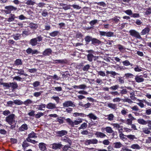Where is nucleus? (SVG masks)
I'll return each instance as SVG.
<instances>
[{
  "instance_id": "f257e3e1",
  "label": "nucleus",
  "mask_w": 151,
  "mask_h": 151,
  "mask_svg": "<svg viewBox=\"0 0 151 151\" xmlns=\"http://www.w3.org/2000/svg\"><path fill=\"white\" fill-rule=\"evenodd\" d=\"M4 10L2 11L4 12L6 14H10L12 12H14L17 10V8L12 5L6 6L5 7Z\"/></svg>"
},
{
  "instance_id": "f03ea898",
  "label": "nucleus",
  "mask_w": 151,
  "mask_h": 151,
  "mask_svg": "<svg viewBox=\"0 0 151 151\" xmlns=\"http://www.w3.org/2000/svg\"><path fill=\"white\" fill-rule=\"evenodd\" d=\"M42 40V38L41 36H38L36 38H32L30 40L29 44L32 46L36 45L37 44V42H40Z\"/></svg>"
},
{
  "instance_id": "7ed1b4c3",
  "label": "nucleus",
  "mask_w": 151,
  "mask_h": 151,
  "mask_svg": "<svg viewBox=\"0 0 151 151\" xmlns=\"http://www.w3.org/2000/svg\"><path fill=\"white\" fill-rule=\"evenodd\" d=\"M15 115L13 114H10L6 117L5 121L9 125H11L13 123H15V121L14 120Z\"/></svg>"
},
{
  "instance_id": "20e7f679",
  "label": "nucleus",
  "mask_w": 151,
  "mask_h": 151,
  "mask_svg": "<svg viewBox=\"0 0 151 151\" xmlns=\"http://www.w3.org/2000/svg\"><path fill=\"white\" fill-rule=\"evenodd\" d=\"M129 32L130 35L132 37L139 39H142L139 33L135 30L131 29L129 31Z\"/></svg>"
},
{
  "instance_id": "39448f33",
  "label": "nucleus",
  "mask_w": 151,
  "mask_h": 151,
  "mask_svg": "<svg viewBox=\"0 0 151 151\" xmlns=\"http://www.w3.org/2000/svg\"><path fill=\"white\" fill-rule=\"evenodd\" d=\"M51 147L54 150L60 149L63 146V145L60 143H54L51 145Z\"/></svg>"
},
{
  "instance_id": "423d86ee",
  "label": "nucleus",
  "mask_w": 151,
  "mask_h": 151,
  "mask_svg": "<svg viewBox=\"0 0 151 151\" xmlns=\"http://www.w3.org/2000/svg\"><path fill=\"white\" fill-rule=\"evenodd\" d=\"M26 51L27 54H30L31 53L32 55L35 54H38L40 53V52L37 50L36 49L33 50L30 47H29L26 50Z\"/></svg>"
},
{
  "instance_id": "0eeeda50",
  "label": "nucleus",
  "mask_w": 151,
  "mask_h": 151,
  "mask_svg": "<svg viewBox=\"0 0 151 151\" xmlns=\"http://www.w3.org/2000/svg\"><path fill=\"white\" fill-rule=\"evenodd\" d=\"M63 105L64 107H67L69 106L74 107L75 106V105L73 104V103L70 101H65L63 103Z\"/></svg>"
},
{
  "instance_id": "6e6552de",
  "label": "nucleus",
  "mask_w": 151,
  "mask_h": 151,
  "mask_svg": "<svg viewBox=\"0 0 151 151\" xmlns=\"http://www.w3.org/2000/svg\"><path fill=\"white\" fill-rule=\"evenodd\" d=\"M52 51L50 48H47L42 52L44 56H50L52 53Z\"/></svg>"
},
{
  "instance_id": "1a4fd4ad",
  "label": "nucleus",
  "mask_w": 151,
  "mask_h": 151,
  "mask_svg": "<svg viewBox=\"0 0 151 151\" xmlns=\"http://www.w3.org/2000/svg\"><path fill=\"white\" fill-rule=\"evenodd\" d=\"M61 140L67 143L68 144V145L71 146L72 144V141L71 140L69 137L65 136L63 138L61 139Z\"/></svg>"
},
{
  "instance_id": "9d476101",
  "label": "nucleus",
  "mask_w": 151,
  "mask_h": 151,
  "mask_svg": "<svg viewBox=\"0 0 151 151\" xmlns=\"http://www.w3.org/2000/svg\"><path fill=\"white\" fill-rule=\"evenodd\" d=\"M137 101H139V102L137 103V104L141 108H143L144 107L145 105L143 103L145 102L146 104V101H147L145 99L140 100L139 99H137Z\"/></svg>"
},
{
  "instance_id": "9b49d317",
  "label": "nucleus",
  "mask_w": 151,
  "mask_h": 151,
  "mask_svg": "<svg viewBox=\"0 0 151 151\" xmlns=\"http://www.w3.org/2000/svg\"><path fill=\"white\" fill-rule=\"evenodd\" d=\"M135 79L136 82L138 83L143 82L144 80L143 77H142V75L136 76Z\"/></svg>"
},
{
  "instance_id": "f8f14e48",
  "label": "nucleus",
  "mask_w": 151,
  "mask_h": 151,
  "mask_svg": "<svg viewBox=\"0 0 151 151\" xmlns=\"http://www.w3.org/2000/svg\"><path fill=\"white\" fill-rule=\"evenodd\" d=\"M28 126L27 124H22L19 128V132L24 131L27 130Z\"/></svg>"
},
{
  "instance_id": "ddd939ff",
  "label": "nucleus",
  "mask_w": 151,
  "mask_h": 151,
  "mask_svg": "<svg viewBox=\"0 0 151 151\" xmlns=\"http://www.w3.org/2000/svg\"><path fill=\"white\" fill-rule=\"evenodd\" d=\"M56 133L58 136L61 137L67 134L68 132L66 130H62L56 132Z\"/></svg>"
},
{
  "instance_id": "4468645a",
  "label": "nucleus",
  "mask_w": 151,
  "mask_h": 151,
  "mask_svg": "<svg viewBox=\"0 0 151 151\" xmlns=\"http://www.w3.org/2000/svg\"><path fill=\"white\" fill-rule=\"evenodd\" d=\"M150 31V29L148 27H146L143 29L140 32L141 35H145L148 34Z\"/></svg>"
},
{
  "instance_id": "2eb2a0df",
  "label": "nucleus",
  "mask_w": 151,
  "mask_h": 151,
  "mask_svg": "<svg viewBox=\"0 0 151 151\" xmlns=\"http://www.w3.org/2000/svg\"><path fill=\"white\" fill-rule=\"evenodd\" d=\"M45 144L43 142H41L39 143V147L41 150L44 151L46 149Z\"/></svg>"
},
{
  "instance_id": "dca6fc26",
  "label": "nucleus",
  "mask_w": 151,
  "mask_h": 151,
  "mask_svg": "<svg viewBox=\"0 0 151 151\" xmlns=\"http://www.w3.org/2000/svg\"><path fill=\"white\" fill-rule=\"evenodd\" d=\"M15 70L18 71L16 72L17 74L24 75L25 76H28L27 74L25 73L24 70L22 69H15Z\"/></svg>"
},
{
  "instance_id": "f3484780",
  "label": "nucleus",
  "mask_w": 151,
  "mask_h": 151,
  "mask_svg": "<svg viewBox=\"0 0 151 151\" xmlns=\"http://www.w3.org/2000/svg\"><path fill=\"white\" fill-rule=\"evenodd\" d=\"M89 24L91 25L90 27H85V29L88 30L91 29L93 28V25H94V20H93L89 22Z\"/></svg>"
},
{
  "instance_id": "a211bd4d",
  "label": "nucleus",
  "mask_w": 151,
  "mask_h": 151,
  "mask_svg": "<svg viewBox=\"0 0 151 151\" xmlns=\"http://www.w3.org/2000/svg\"><path fill=\"white\" fill-rule=\"evenodd\" d=\"M46 107L49 109H53L56 108L55 104L51 103L47 104Z\"/></svg>"
},
{
  "instance_id": "6ab92c4d",
  "label": "nucleus",
  "mask_w": 151,
  "mask_h": 151,
  "mask_svg": "<svg viewBox=\"0 0 151 151\" xmlns=\"http://www.w3.org/2000/svg\"><path fill=\"white\" fill-rule=\"evenodd\" d=\"M85 40L88 43L91 40L92 41V43L93 44L94 43V38L92 39L91 37L89 36H87L85 38Z\"/></svg>"
},
{
  "instance_id": "aec40b11",
  "label": "nucleus",
  "mask_w": 151,
  "mask_h": 151,
  "mask_svg": "<svg viewBox=\"0 0 151 151\" xmlns=\"http://www.w3.org/2000/svg\"><path fill=\"white\" fill-rule=\"evenodd\" d=\"M15 18L16 17L14 14H11L9 18L7 19V21L9 22H12L14 20Z\"/></svg>"
},
{
  "instance_id": "412c9836",
  "label": "nucleus",
  "mask_w": 151,
  "mask_h": 151,
  "mask_svg": "<svg viewBox=\"0 0 151 151\" xmlns=\"http://www.w3.org/2000/svg\"><path fill=\"white\" fill-rule=\"evenodd\" d=\"M95 135H96L97 137L101 138H103L106 136V135L104 133L98 132H96Z\"/></svg>"
},
{
  "instance_id": "4be33fe9",
  "label": "nucleus",
  "mask_w": 151,
  "mask_h": 151,
  "mask_svg": "<svg viewBox=\"0 0 151 151\" xmlns=\"http://www.w3.org/2000/svg\"><path fill=\"white\" fill-rule=\"evenodd\" d=\"M137 122L140 124L145 125L147 124V121H146L143 119H138L137 120Z\"/></svg>"
},
{
  "instance_id": "5701e85b",
  "label": "nucleus",
  "mask_w": 151,
  "mask_h": 151,
  "mask_svg": "<svg viewBox=\"0 0 151 151\" xmlns=\"http://www.w3.org/2000/svg\"><path fill=\"white\" fill-rule=\"evenodd\" d=\"M107 106L109 108L114 110H116V105L112 103H109L107 104Z\"/></svg>"
},
{
  "instance_id": "b1692460",
  "label": "nucleus",
  "mask_w": 151,
  "mask_h": 151,
  "mask_svg": "<svg viewBox=\"0 0 151 151\" xmlns=\"http://www.w3.org/2000/svg\"><path fill=\"white\" fill-rule=\"evenodd\" d=\"M84 143L86 145H89L91 144H94V139H93L92 140L86 139L84 141Z\"/></svg>"
},
{
  "instance_id": "393cba45",
  "label": "nucleus",
  "mask_w": 151,
  "mask_h": 151,
  "mask_svg": "<svg viewBox=\"0 0 151 151\" xmlns=\"http://www.w3.org/2000/svg\"><path fill=\"white\" fill-rule=\"evenodd\" d=\"M10 87H11L13 89H14L18 88V85L17 83L15 82L14 83H10Z\"/></svg>"
},
{
  "instance_id": "a878e982",
  "label": "nucleus",
  "mask_w": 151,
  "mask_h": 151,
  "mask_svg": "<svg viewBox=\"0 0 151 151\" xmlns=\"http://www.w3.org/2000/svg\"><path fill=\"white\" fill-rule=\"evenodd\" d=\"M114 147L116 148H119L122 147V144L119 142H116L114 143Z\"/></svg>"
},
{
  "instance_id": "bb28decb",
  "label": "nucleus",
  "mask_w": 151,
  "mask_h": 151,
  "mask_svg": "<svg viewBox=\"0 0 151 151\" xmlns=\"http://www.w3.org/2000/svg\"><path fill=\"white\" fill-rule=\"evenodd\" d=\"M28 136H29V137H30L31 138H36L37 137V134L34 132L32 131L30 133L28 134Z\"/></svg>"
},
{
  "instance_id": "cd10ccee",
  "label": "nucleus",
  "mask_w": 151,
  "mask_h": 151,
  "mask_svg": "<svg viewBox=\"0 0 151 151\" xmlns=\"http://www.w3.org/2000/svg\"><path fill=\"white\" fill-rule=\"evenodd\" d=\"M117 46L118 47V49L122 53H124L125 52L126 48L123 46L120 45H118Z\"/></svg>"
},
{
  "instance_id": "c85d7f7f",
  "label": "nucleus",
  "mask_w": 151,
  "mask_h": 151,
  "mask_svg": "<svg viewBox=\"0 0 151 151\" xmlns=\"http://www.w3.org/2000/svg\"><path fill=\"white\" fill-rule=\"evenodd\" d=\"M130 147L132 149L135 150H139L141 147L137 144H134L131 145Z\"/></svg>"
},
{
  "instance_id": "c756f323",
  "label": "nucleus",
  "mask_w": 151,
  "mask_h": 151,
  "mask_svg": "<svg viewBox=\"0 0 151 151\" xmlns=\"http://www.w3.org/2000/svg\"><path fill=\"white\" fill-rule=\"evenodd\" d=\"M14 64L16 65H21L22 64V60L20 59H17L14 61Z\"/></svg>"
},
{
  "instance_id": "7c9ffc66",
  "label": "nucleus",
  "mask_w": 151,
  "mask_h": 151,
  "mask_svg": "<svg viewBox=\"0 0 151 151\" xmlns=\"http://www.w3.org/2000/svg\"><path fill=\"white\" fill-rule=\"evenodd\" d=\"M105 129L106 132L109 133H112L114 132V131L113 130L112 128L110 127H107Z\"/></svg>"
},
{
  "instance_id": "2f4dec72",
  "label": "nucleus",
  "mask_w": 151,
  "mask_h": 151,
  "mask_svg": "<svg viewBox=\"0 0 151 151\" xmlns=\"http://www.w3.org/2000/svg\"><path fill=\"white\" fill-rule=\"evenodd\" d=\"M57 121L60 124H62L64 123L63 119L65 120V118L64 117H58L57 118Z\"/></svg>"
},
{
  "instance_id": "473e14b6",
  "label": "nucleus",
  "mask_w": 151,
  "mask_h": 151,
  "mask_svg": "<svg viewBox=\"0 0 151 151\" xmlns=\"http://www.w3.org/2000/svg\"><path fill=\"white\" fill-rule=\"evenodd\" d=\"M60 34L59 32L58 31H54L50 33V36L52 37H55Z\"/></svg>"
},
{
  "instance_id": "72a5a7b5",
  "label": "nucleus",
  "mask_w": 151,
  "mask_h": 151,
  "mask_svg": "<svg viewBox=\"0 0 151 151\" xmlns=\"http://www.w3.org/2000/svg\"><path fill=\"white\" fill-rule=\"evenodd\" d=\"M38 109L40 111L44 110V109H43L45 108L46 107V105L41 104L40 105H37Z\"/></svg>"
},
{
  "instance_id": "f704fd0d",
  "label": "nucleus",
  "mask_w": 151,
  "mask_h": 151,
  "mask_svg": "<svg viewBox=\"0 0 151 151\" xmlns=\"http://www.w3.org/2000/svg\"><path fill=\"white\" fill-rule=\"evenodd\" d=\"M1 112H2L1 113L3 114L4 115L6 116L8 115L9 114L10 115L11 114V112L9 110L6 109L4 111H0Z\"/></svg>"
},
{
  "instance_id": "c9c22d12",
  "label": "nucleus",
  "mask_w": 151,
  "mask_h": 151,
  "mask_svg": "<svg viewBox=\"0 0 151 151\" xmlns=\"http://www.w3.org/2000/svg\"><path fill=\"white\" fill-rule=\"evenodd\" d=\"M65 120L68 125L71 126L72 127H73V121H72L70 119L68 118L67 119H65Z\"/></svg>"
},
{
  "instance_id": "e433bc0d",
  "label": "nucleus",
  "mask_w": 151,
  "mask_h": 151,
  "mask_svg": "<svg viewBox=\"0 0 151 151\" xmlns=\"http://www.w3.org/2000/svg\"><path fill=\"white\" fill-rule=\"evenodd\" d=\"M70 146L68 145H63V146L61 148L62 149V151H67L69 148H70Z\"/></svg>"
},
{
  "instance_id": "4c0bfd02",
  "label": "nucleus",
  "mask_w": 151,
  "mask_h": 151,
  "mask_svg": "<svg viewBox=\"0 0 151 151\" xmlns=\"http://www.w3.org/2000/svg\"><path fill=\"white\" fill-rule=\"evenodd\" d=\"M29 27L32 29H36L37 27V24L31 22L29 24Z\"/></svg>"
},
{
  "instance_id": "58836bf2",
  "label": "nucleus",
  "mask_w": 151,
  "mask_h": 151,
  "mask_svg": "<svg viewBox=\"0 0 151 151\" xmlns=\"http://www.w3.org/2000/svg\"><path fill=\"white\" fill-rule=\"evenodd\" d=\"M107 117L106 119L109 121H112L114 120V115L112 114H111L108 115L107 116Z\"/></svg>"
},
{
  "instance_id": "ea45409f",
  "label": "nucleus",
  "mask_w": 151,
  "mask_h": 151,
  "mask_svg": "<svg viewBox=\"0 0 151 151\" xmlns=\"http://www.w3.org/2000/svg\"><path fill=\"white\" fill-rule=\"evenodd\" d=\"M149 128H143L142 129V132L147 134H148L150 133V131L149 130Z\"/></svg>"
},
{
  "instance_id": "a19ab883",
  "label": "nucleus",
  "mask_w": 151,
  "mask_h": 151,
  "mask_svg": "<svg viewBox=\"0 0 151 151\" xmlns=\"http://www.w3.org/2000/svg\"><path fill=\"white\" fill-rule=\"evenodd\" d=\"M44 114L43 113L40 111L38 113L35 115V117L37 119H39L41 116H43Z\"/></svg>"
},
{
  "instance_id": "79ce46f5",
  "label": "nucleus",
  "mask_w": 151,
  "mask_h": 151,
  "mask_svg": "<svg viewBox=\"0 0 151 151\" xmlns=\"http://www.w3.org/2000/svg\"><path fill=\"white\" fill-rule=\"evenodd\" d=\"M35 2L32 0H28L25 3V4L27 5H34Z\"/></svg>"
},
{
  "instance_id": "37998d69",
  "label": "nucleus",
  "mask_w": 151,
  "mask_h": 151,
  "mask_svg": "<svg viewBox=\"0 0 151 151\" xmlns=\"http://www.w3.org/2000/svg\"><path fill=\"white\" fill-rule=\"evenodd\" d=\"M14 103L15 104L19 105L23 104V102L19 100H14Z\"/></svg>"
},
{
  "instance_id": "c03bdc74",
  "label": "nucleus",
  "mask_w": 151,
  "mask_h": 151,
  "mask_svg": "<svg viewBox=\"0 0 151 151\" xmlns=\"http://www.w3.org/2000/svg\"><path fill=\"white\" fill-rule=\"evenodd\" d=\"M134 70L136 72H140L142 71V68L138 65H136L134 68Z\"/></svg>"
},
{
  "instance_id": "a18cd8bd",
  "label": "nucleus",
  "mask_w": 151,
  "mask_h": 151,
  "mask_svg": "<svg viewBox=\"0 0 151 151\" xmlns=\"http://www.w3.org/2000/svg\"><path fill=\"white\" fill-rule=\"evenodd\" d=\"M22 146L24 149L26 147H28L29 145L26 140H24L23 142Z\"/></svg>"
},
{
  "instance_id": "49530a36",
  "label": "nucleus",
  "mask_w": 151,
  "mask_h": 151,
  "mask_svg": "<svg viewBox=\"0 0 151 151\" xmlns=\"http://www.w3.org/2000/svg\"><path fill=\"white\" fill-rule=\"evenodd\" d=\"M126 136L130 139L134 140V139H137V138L135 137V136L134 135H126Z\"/></svg>"
},
{
  "instance_id": "de8ad7c7",
  "label": "nucleus",
  "mask_w": 151,
  "mask_h": 151,
  "mask_svg": "<svg viewBox=\"0 0 151 151\" xmlns=\"http://www.w3.org/2000/svg\"><path fill=\"white\" fill-rule=\"evenodd\" d=\"M88 60L89 61H92L93 58L94 57L93 55L91 53L88 54L87 56Z\"/></svg>"
},
{
  "instance_id": "09e8293b",
  "label": "nucleus",
  "mask_w": 151,
  "mask_h": 151,
  "mask_svg": "<svg viewBox=\"0 0 151 151\" xmlns=\"http://www.w3.org/2000/svg\"><path fill=\"white\" fill-rule=\"evenodd\" d=\"M73 116L75 117H76L77 116L84 117L85 116H86V115L83 113H79L76 112L73 114Z\"/></svg>"
},
{
  "instance_id": "8fccbe9b",
  "label": "nucleus",
  "mask_w": 151,
  "mask_h": 151,
  "mask_svg": "<svg viewBox=\"0 0 151 151\" xmlns=\"http://www.w3.org/2000/svg\"><path fill=\"white\" fill-rule=\"evenodd\" d=\"M123 65L124 66H127L129 65L132 66V65L129 62L128 60H126L122 62Z\"/></svg>"
},
{
  "instance_id": "3c124183",
  "label": "nucleus",
  "mask_w": 151,
  "mask_h": 151,
  "mask_svg": "<svg viewBox=\"0 0 151 151\" xmlns=\"http://www.w3.org/2000/svg\"><path fill=\"white\" fill-rule=\"evenodd\" d=\"M121 88H122V90L120 91V93L122 95L126 94L127 93V91L126 89L124 88V87H121Z\"/></svg>"
},
{
  "instance_id": "603ef678",
  "label": "nucleus",
  "mask_w": 151,
  "mask_h": 151,
  "mask_svg": "<svg viewBox=\"0 0 151 151\" xmlns=\"http://www.w3.org/2000/svg\"><path fill=\"white\" fill-rule=\"evenodd\" d=\"M32 103V101L29 99H28L23 102V104H24L26 106H28L29 104H31Z\"/></svg>"
},
{
  "instance_id": "864d4df0",
  "label": "nucleus",
  "mask_w": 151,
  "mask_h": 151,
  "mask_svg": "<svg viewBox=\"0 0 151 151\" xmlns=\"http://www.w3.org/2000/svg\"><path fill=\"white\" fill-rule=\"evenodd\" d=\"M123 12L127 14V15L130 16L132 14V12L131 9H128L126 10L123 11Z\"/></svg>"
},
{
  "instance_id": "5fc2aeb1",
  "label": "nucleus",
  "mask_w": 151,
  "mask_h": 151,
  "mask_svg": "<svg viewBox=\"0 0 151 151\" xmlns=\"http://www.w3.org/2000/svg\"><path fill=\"white\" fill-rule=\"evenodd\" d=\"M79 120H75L73 122V127L75 125H77L82 122V120L81 119H78Z\"/></svg>"
},
{
  "instance_id": "6e6d98bb",
  "label": "nucleus",
  "mask_w": 151,
  "mask_h": 151,
  "mask_svg": "<svg viewBox=\"0 0 151 151\" xmlns=\"http://www.w3.org/2000/svg\"><path fill=\"white\" fill-rule=\"evenodd\" d=\"M123 101L124 102H127L129 104H132L133 103V101L131 100V99L128 98L124 99L123 100Z\"/></svg>"
},
{
  "instance_id": "4d7b16f0",
  "label": "nucleus",
  "mask_w": 151,
  "mask_h": 151,
  "mask_svg": "<svg viewBox=\"0 0 151 151\" xmlns=\"http://www.w3.org/2000/svg\"><path fill=\"white\" fill-rule=\"evenodd\" d=\"M60 64H68V61L66 59L63 60H60Z\"/></svg>"
},
{
  "instance_id": "13d9d810",
  "label": "nucleus",
  "mask_w": 151,
  "mask_h": 151,
  "mask_svg": "<svg viewBox=\"0 0 151 151\" xmlns=\"http://www.w3.org/2000/svg\"><path fill=\"white\" fill-rule=\"evenodd\" d=\"M10 83H1V85H3L4 87H5V88L7 89L10 88Z\"/></svg>"
},
{
  "instance_id": "bf43d9fd",
  "label": "nucleus",
  "mask_w": 151,
  "mask_h": 151,
  "mask_svg": "<svg viewBox=\"0 0 151 151\" xmlns=\"http://www.w3.org/2000/svg\"><path fill=\"white\" fill-rule=\"evenodd\" d=\"M106 73L108 74H111L113 76H115L117 74V73L116 72L113 71H109L107 70L106 71Z\"/></svg>"
},
{
  "instance_id": "052dcab7",
  "label": "nucleus",
  "mask_w": 151,
  "mask_h": 151,
  "mask_svg": "<svg viewBox=\"0 0 151 151\" xmlns=\"http://www.w3.org/2000/svg\"><path fill=\"white\" fill-rule=\"evenodd\" d=\"M41 15L42 16L44 17H45L46 16H47L48 15V13L47 11V9H44L42 11Z\"/></svg>"
},
{
  "instance_id": "680f3d73",
  "label": "nucleus",
  "mask_w": 151,
  "mask_h": 151,
  "mask_svg": "<svg viewBox=\"0 0 151 151\" xmlns=\"http://www.w3.org/2000/svg\"><path fill=\"white\" fill-rule=\"evenodd\" d=\"M119 88V86L118 85H116L111 87L109 88L112 90L114 91L117 90Z\"/></svg>"
},
{
  "instance_id": "e2e57ef3",
  "label": "nucleus",
  "mask_w": 151,
  "mask_h": 151,
  "mask_svg": "<svg viewBox=\"0 0 151 151\" xmlns=\"http://www.w3.org/2000/svg\"><path fill=\"white\" fill-rule=\"evenodd\" d=\"M134 76V75L131 73H127L125 74L124 75V77L127 78H132Z\"/></svg>"
},
{
  "instance_id": "0e129e2a",
  "label": "nucleus",
  "mask_w": 151,
  "mask_h": 151,
  "mask_svg": "<svg viewBox=\"0 0 151 151\" xmlns=\"http://www.w3.org/2000/svg\"><path fill=\"white\" fill-rule=\"evenodd\" d=\"M111 125L113 126L114 128L117 129L119 128L120 126V125L117 123H112Z\"/></svg>"
},
{
  "instance_id": "69168bd1",
  "label": "nucleus",
  "mask_w": 151,
  "mask_h": 151,
  "mask_svg": "<svg viewBox=\"0 0 151 151\" xmlns=\"http://www.w3.org/2000/svg\"><path fill=\"white\" fill-rule=\"evenodd\" d=\"M42 93V91L35 92L33 93V95L35 97H38L40 96Z\"/></svg>"
},
{
  "instance_id": "338daca9",
  "label": "nucleus",
  "mask_w": 151,
  "mask_h": 151,
  "mask_svg": "<svg viewBox=\"0 0 151 151\" xmlns=\"http://www.w3.org/2000/svg\"><path fill=\"white\" fill-rule=\"evenodd\" d=\"M14 101L13 102L11 101H9L7 102L6 106H7L12 107V105L13 104Z\"/></svg>"
},
{
  "instance_id": "774afa93",
  "label": "nucleus",
  "mask_w": 151,
  "mask_h": 151,
  "mask_svg": "<svg viewBox=\"0 0 151 151\" xmlns=\"http://www.w3.org/2000/svg\"><path fill=\"white\" fill-rule=\"evenodd\" d=\"M46 4L42 2H40L37 4V6L40 7L42 8L45 6Z\"/></svg>"
}]
</instances>
